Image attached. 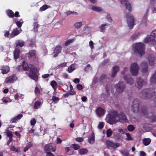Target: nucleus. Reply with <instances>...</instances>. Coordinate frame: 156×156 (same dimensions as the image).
I'll use <instances>...</instances> for the list:
<instances>
[{"mask_svg": "<svg viewBox=\"0 0 156 156\" xmlns=\"http://www.w3.org/2000/svg\"><path fill=\"white\" fill-rule=\"evenodd\" d=\"M140 96L141 98L145 99H153L155 106L156 107V92L154 91L152 89H144L140 94Z\"/></svg>", "mask_w": 156, "mask_h": 156, "instance_id": "1", "label": "nucleus"}, {"mask_svg": "<svg viewBox=\"0 0 156 156\" xmlns=\"http://www.w3.org/2000/svg\"><path fill=\"white\" fill-rule=\"evenodd\" d=\"M118 113L116 110L111 111L106 116V120L110 124H114L118 122L117 120Z\"/></svg>", "mask_w": 156, "mask_h": 156, "instance_id": "2", "label": "nucleus"}, {"mask_svg": "<svg viewBox=\"0 0 156 156\" xmlns=\"http://www.w3.org/2000/svg\"><path fill=\"white\" fill-rule=\"evenodd\" d=\"M133 49L135 53H138L141 56L145 54V46L141 43H136L133 45Z\"/></svg>", "mask_w": 156, "mask_h": 156, "instance_id": "3", "label": "nucleus"}, {"mask_svg": "<svg viewBox=\"0 0 156 156\" xmlns=\"http://www.w3.org/2000/svg\"><path fill=\"white\" fill-rule=\"evenodd\" d=\"M31 69L29 71L28 76L32 80L37 81L38 79V75L37 67L34 65H30Z\"/></svg>", "mask_w": 156, "mask_h": 156, "instance_id": "4", "label": "nucleus"}, {"mask_svg": "<svg viewBox=\"0 0 156 156\" xmlns=\"http://www.w3.org/2000/svg\"><path fill=\"white\" fill-rule=\"evenodd\" d=\"M141 112L147 118L152 119V121L156 122V115H154L151 113H147V108L143 107L141 109Z\"/></svg>", "mask_w": 156, "mask_h": 156, "instance_id": "5", "label": "nucleus"}, {"mask_svg": "<svg viewBox=\"0 0 156 156\" xmlns=\"http://www.w3.org/2000/svg\"><path fill=\"white\" fill-rule=\"evenodd\" d=\"M126 17L127 19V22L128 26L130 29H132L135 24L134 22V17L131 15L130 13H129L126 14Z\"/></svg>", "mask_w": 156, "mask_h": 156, "instance_id": "6", "label": "nucleus"}, {"mask_svg": "<svg viewBox=\"0 0 156 156\" xmlns=\"http://www.w3.org/2000/svg\"><path fill=\"white\" fill-rule=\"evenodd\" d=\"M139 67L136 63H133L131 64L130 67V72L133 76H135L137 75L138 72Z\"/></svg>", "mask_w": 156, "mask_h": 156, "instance_id": "7", "label": "nucleus"}, {"mask_svg": "<svg viewBox=\"0 0 156 156\" xmlns=\"http://www.w3.org/2000/svg\"><path fill=\"white\" fill-rule=\"evenodd\" d=\"M140 103V101L137 99H135L133 101L132 107L133 111L134 112H137L139 111Z\"/></svg>", "mask_w": 156, "mask_h": 156, "instance_id": "8", "label": "nucleus"}, {"mask_svg": "<svg viewBox=\"0 0 156 156\" xmlns=\"http://www.w3.org/2000/svg\"><path fill=\"white\" fill-rule=\"evenodd\" d=\"M126 87L124 83L123 82H119L115 86V88L117 92L122 93Z\"/></svg>", "mask_w": 156, "mask_h": 156, "instance_id": "9", "label": "nucleus"}, {"mask_svg": "<svg viewBox=\"0 0 156 156\" xmlns=\"http://www.w3.org/2000/svg\"><path fill=\"white\" fill-rule=\"evenodd\" d=\"M117 120L121 123L126 122L128 121L124 113L121 112L119 114H118Z\"/></svg>", "mask_w": 156, "mask_h": 156, "instance_id": "10", "label": "nucleus"}, {"mask_svg": "<svg viewBox=\"0 0 156 156\" xmlns=\"http://www.w3.org/2000/svg\"><path fill=\"white\" fill-rule=\"evenodd\" d=\"M106 144L109 149L115 148L120 146L119 143H114L110 140H108L106 141Z\"/></svg>", "mask_w": 156, "mask_h": 156, "instance_id": "11", "label": "nucleus"}, {"mask_svg": "<svg viewBox=\"0 0 156 156\" xmlns=\"http://www.w3.org/2000/svg\"><path fill=\"white\" fill-rule=\"evenodd\" d=\"M44 149L45 153H51V152H54L56 150L55 147H53L51 143L46 145Z\"/></svg>", "mask_w": 156, "mask_h": 156, "instance_id": "12", "label": "nucleus"}, {"mask_svg": "<svg viewBox=\"0 0 156 156\" xmlns=\"http://www.w3.org/2000/svg\"><path fill=\"white\" fill-rule=\"evenodd\" d=\"M18 79L17 77L15 74H13L9 77L6 78L5 82L7 83H13Z\"/></svg>", "mask_w": 156, "mask_h": 156, "instance_id": "13", "label": "nucleus"}, {"mask_svg": "<svg viewBox=\"0 0 156 156\" xmlns=\"http://www.w3.org/2000/svg\"><path fill=\"white\" fill-rule=\"evenodd\" d=\"M29 60L34 61L36 58V51L35 50H31L27 54Z\"/></svg>", "mask_w": 156, "mask_h": 156, "instance_id": "14", "label": "nucleus"}, {"mask_svg": "<svg viewBox=\"0 0 156 156\" xmlns=\"http://www.w3.org/2000/svg\"><path fill=\"white\" fill-rule=\"evenodd\" d=\"M121 3L122 5L125 6L126 8L129 12L131 11V6L130 3L128 0H121Z\"/></svg>", "mask_w": 156, "mask_h": 156, "instance_id": "15", "label": "nucleus"}, {"mask_svg": "<svg viewBox=\"0 0 156 156\" xmlns=\"http://www.w3.org/2000/svg\"><path fill=\"white\" fill-rule=\"evenodd\" d=\"M150 42L151 44L154 45L156 44V41L154 37H151V36L147 37L144 40L145 43H147L148 42Z\"/></svg>", "mask_w": 156, "mask_h": 156, "instance_id": "16", "label": "nucleus"}, {"mask_svg": "<svg viewBox=\"0 0 156 156\" xmlns=\"http://www.w3.org/2000/svg\"><path fill=\"white\" fill-rule=\"evenodd\" d=\"M62 48L61 45H58L56 46L53 52L54 57H55L58 56V54L61 52Z\"/></svg>", "mask_w": 156, "mask_h": 156, "instance_id": "17", "label": "nucleus"}, {"mask_svg": "<svg viewBox=\"0 0 156 156\" xmlns=\"http://www.w3.org/2000/svg\"><path fill=\"white\" fill-rule=\"evenodd\" d=\"M137 87L139 89L141 88L146 83V81L141 79L140 77H139L137 79Z\"/></svg>", "mask_w": 156, "mask_h": 156, "instance_id": "18", "label": "nucleus"}, {"mask_svg": "<svg viewBox=\"0 0 156 156\" xmlns=\"http://www.w3.org/2000/svg\"><path fill=\"white\" fill-rule=\"evenodd\" d=\"M123 79L126 81L127 83L132 85L133 83L134 80L129 75L124 76Z\"/></svg>", "mask_w": 156, "mask_h": 156, "instance_id": "19", "label": "nucleus"}, {"mask_svg": "<svg viewBox=\"0 0 156 156\" xmlns=\"http://www.w3.org/2000/svg\"><path fill=\"white\" fill-rule=\"evenodd\" d=\"M30 65H33L32 64H28V63L25 61H23L22 64L23 69L25 71H27L30 70L31 68Z\"/></svg>", "mask_w": 156, "mask_h": 156, "instance_id": "20", "label": "nucleus"}, {"mask_svg": "<svg viewBox=\"0 0 156 156\" xmlns=\"http://www.w3.org/2000/svg\"><path fill=\"white\" fill-rule=\"evenodd\" d=\"M149 63L150 66H153L154 64L155 58L154 56L152 55H150L148 57Z\"/></svg>", "mask_w": 156, "mask_h": 156, "instance_id": "21", "label": "nucleus"}, {"mask_svg": "<svg viewBox=\"0 0 156 156\" xmlns=\"http://www.w3.org/2000/svg\"><path fill=\"white\" fill-rule=\"evenodd\" d=\"M0 69L2 71L1 73L3 74L8 73L10 71V68L8 66H3L1 67Z\"/></svg>", "mask_w": 156, "mask_h": 156, "instance_id": "22", "label": "nucleus"}, {"mask_svg": "<svg viewBox=\"0 0 156 156\" xmlns=\"http://www.w3.org/2000/svg\"><path fill=\"white\" fill-rule=\"evenodd\" d=\"M141 66L143 67L142 72L144 73H146L148 70V65L147 62L144 61L141 63Z\"/></svg>", "mask_w": 156, "mask_h": 156, "instance_id": "23", "label": "nucleus"}, {"mask_svg": "<svg viewBox=\"0 0 156 156\" xmlns=\"http://www.w3.org/2000/svg\"><path fill=\"white\" fill-rule=\"evenodd\" d=\"M105 112L104 109L100 107L96 109V113L98 116L101 117L104 115Z\"/></svg>", "mask_w": 156, "mask_h": 156, "instance_id": "24", "label": "nucleus"}, {"mask_svg": "<svg viewBox=\"0 0 156 156\" xmlns=\"http://www.w3.org/2000/svg\"><path fill=\"white\" fill-rule=\"evenodd\" d=\"M119 69V68L118 66H114L112 68V72L111 75V77L112 78H114Z\"/></svg>", "mask_w": 156, "mask_h": 156, "instance_id": "25", "label": "nucleus"}, {"mask_svg": "<svg viewBox=\"0 0 156 156\" xmlns=\"http://www.w3.org/2000/svg\"><path fill=\"white\" fill-rule=\"evenodd\" d=\"M20 33V32L17 28L13 29L12 33H11V37H13L15 36H17Z\"/></svg>", "mask_w": 156, "mask_h": 156, "instance_id": "26", "label": "nucleus"}, {"mask_svg": "<svg viewBox=\"0 0 156 156\" xmlns=\"http://www.w3.org/2000/svg\"><path fill=\"white\" fill-rule=\"evenodd\" d=\"M88 141L90 144H94L95 142V135L94 133L92 132V136L91 137H89L88 139Z\"/></svg>", "mask_w": 156, "mask_h": 156, "instance_id": "27", "label": "nucleus"}, {"mask_svg": "<svg viewBox=\"0 0 156 156\" xmlns=\"http://www.w3.org/2000/svg\"><path fill=\"white\" fill-rule=\"evenodd\" d=\"M20 51L19 49H16L14 52V58L15 60L19 58L20 55Z\"/></svg>", "mask_w": 156, "mask_h": 156, "instance_id": "28", "label": "nucleus"}, {"mask_svg": "<svg viewBox=\"0 0 156 156\" xmlns=\"http://www.w3.org/2000/svg\"><path fill=\"white\" fill-rule=\"evenodd\" d=\"M150 81L151 84L156 83V71L151 78Z\"/></svg>", "mask_w": 156, "mask_h": 156, "instance_id": "29", "label": "nucleus"}, {"mask_svg": "<svg viewBox=\"0 0 156 156\" xmlns=\"http://www.w3.org/2000/svg\"><path fill=\"white\" fill-rule=\"evenodd\" d=\"M16 47H22L24 45V42L21 40H19L16 41Z\"/></svg>", "mask_w": 156, "mask_h": 156, "instance_id": "30", "label": "nucleus"}, {"mask_svg": "<svg viewBox=\"0 0 156 156\" xmlns=\"http://www.w3.org/2000/svg\"><path fill=\"white\" fill-rule=\"evenodd\" d=\"M6 13L7 15L10 18H12L14 17V13L12 10L8 9L6 10Z\"/></svg>", "mask_w": 156, "mask_h": 156, "instance_id": "31", "label": "nucleus"}, {"mask_svg": "<svg viewBox=\"0 0 156 156\" xmlns=\"http://www.w3.org/2000/svg\"><path fill=\"white\" fill-rule=\"evenodd\" d=\"M50 84L54 90H56L58 87L57 82L55 80L52 81L51 82Z\"/></svg>", "mask_w": 156, "mask_h": 156, "instance_id": "32", "label": "nucleus"}, {"mask_svg": "<svg viewBox=\"0 0 156 156\" xmlns=\"http://www.w3.org/2000/svg\"><path fill=\"white\" fill-rule=\"evenodd\" d=\"M78 151L79 153L80 154H86L88 152L87 150L85 148L81 149Z\"/></svg>", "mask_w": 156, "mask_h": 156, "instance_id": "33", "label": "nucleus"}, {"mask_svg": "<svg viewBox=\"0 0 156 156\" xmlns=\"http://www.w3.org/2000/svg\"><path fill=\"white\" fill-rule=\"evenodd\" d=\"M75 39L74 38L70 40H68L66 41L65 43V45L67 47L70 44L73 43L75 41Z\"/></svg>", "mask_w": 156, "mask_h": 156, "instance_id": "34", "label": "nucleus"}, {"mask_svg": "<svg viewBox=\"0 0 156 156\" xmlns=\"http://www.w3.org/2000/svg\"><path fill=\"white\" fill-rule=\"evenodd\" d=\"M151 142V140L149 138L144 139L143 140V143L144 144L147 146Z\"/></svg>", "mask_w": 156, "mask_h": 156, "instance_id": "35", "label": "nucleus"}, {"mask_svg": "<svg viewBox=\"0 0 156 156\" xmlns=\"http://www.w3.org/2000/svg\"><path fill=\"white\" fill-rule=\"evenodd\" d=\"M71 147L75 150H77L80 148V146L77 144H73L71 145Z\"/></svg>", "mask_w": 156, "mask_h": 156, "instance_id": "36", "label": "nucleus"}, {"mask_svg": "<svg viewBox=\"0 0 156 156\" xmlns=\"http://www.w3.org/2000/svg\"><path fill=\"white\" fill-rule=\"evenodd\" d=\"M92 9L94 11L99 12L102 10L101 8L93 6L91 7Z\"/></svg>", "mask_w": 156, "mask_h": 156, "instance_id": "37", "label": "nucleus"}, {"mask_svg": "<svg viewBox=\"0 0 156 156\" xmlns=\"http://www.w3.org/2000/svg\"><path fill=\"white\" fill-rule=\"evenodd\" d=\"M41 105V102L39 101H37L34 103V108L35 109H37L39 108Z\"/></svg>", "mask_w": 156, "mask_h": 156, "instance_id": "38", "label": "nucleus"}, {"mask_svg": "<svg viewBox=\"0 0 156 156\" xmlns=\"http://www.w3.org/2000/svg\"><path fill=\"white\" fill-rule=\"evenodd\" d=\"M127 129L130 132H132L135 129V127L132 124L129 125L127 127Z\"/></svg>", "mask_w": 156, "mask_h": 156, "instance_id": "39", "label": "nucleus"}, {"mask_svg": "<svg viewBox=\"0 0 156 156\" xmlns=\"http://www.w3.org/2000/svg\"><path fill=\"white\" fill-rule=\"evenodd\" d=\"M60 98L58 97H57L55 96H53L51 98V100L54 103H56L59 100Z\"/></svg>", "mask_w": 156, "mask_h": 156, "instance_id": "40", "label": "nucleus"}, {"mask_svg": "<svg viewBox=\"0 0 156 156\" xmlns=\"http://www.w3.org/2000/svg\"><path fill=\"white\" fill-rule=\"evenodd\" d=\"M6 133L7 136H8L9 139H12L13 134L11 131L9 130H7Z\"/></svg>", "mask_w": 156, "mask_h": 156, "instance_id": "41", "label": "nucleus"}, {"mask_svg": "<svg viewBox=\"0 0 156 156\" xmlns=\"http://www.w3.org/2000/svg\"><path fill=\"white\" fill-rule=\"evenodd\" d=\"M106 75L105 74H102L100 76L99 79L100 82H102L106 79Z\"/></svg>", "mask_w": 156, "mask_h": 156, "instance_id": "42", "label": "nucleus"}, {"mask_svg": "<svg viewBox=\"0 0 156 156\" xmlns=\"http://www.w3.org/2000/svg\"><path fill=\"white\" fill-rule=\"evenodd\" d=\"M112 131L111 129H108L106 133L107 136L108 137L111 136L112 134Z\"/></svg>", "mask_w": 156, "mask_h": 156, "instance_id": "43", "label": "nucleus"}, {"mask_svg": "<svg viewBox=\"0 0 156 156\" xmlns=\"http://www.w3.org/2000/svg\"><path fill=\"white\" fill-rule=\"evenodd\" d=\"M70 91L69 92L71 95H74L76 94V92L73 90V87L72 85H70L69 86Z\"/></svg>", "mask_w": 156, "mask_h": 156, "instance_id": "44", "label": "nucleus"}, {"mask_svg": "<svg viewBox=\"0 0 156 156\" xmlns=\"http://www.w3.org/2000/svg\"><path fill=\"white\" fill-rule=\"evenodd\" d=\"M82 25V22H77L74 25V26L75 27L76 29H79L80 28Z\"/></svg>", "mask_w": 156, "mask_h": 156, "instance_id": "45", "label": "nucleus"}, {"mask_svg": "<svg viewBox=\"0 0 156 156\" xmlns=\"http://www.w3.org/2000/svg\"><path fill=\"white\" fill-rule=\"evenodd\" d=\"M74 69V66L73 65H71L68 67V71L69 73H70L72 72Z\"/></svg>", "mask_w": 156, "mask_h": 156, "instance_id": "46", "label": "nucleus"}, {"mask_svg": "<svg viewBox=\"0 0 156 156\" xmlns=\"http://www.w3.org/2000/svg\"><path fill=\"white\" fill-rule=\"evenodd\" d=\"M126 133L127 136L126 140H133V138L131 137L130 133Z\"/></svg>", "mask_w": 156, "mask_h": 156, "instance_id": "47", "label": "nucleus"}, {"mask_svg": "<svg viewBox=\"0 0 156 156\" xmlns=\"http://www.w3.org/2000/svg\"><path fill=\"white\" fill-rule=\"evenodd\" d=\"M48 6L47 5H44L40 8V10L41 11H44L48 8Z\"/></svg>", "mask_w": 156, "mask_h": 156, "instance_id": "48", "label": "nucleus"}, {"mask_svg": "<svg viewBox=\"0 0 156 156\" xmlns=\"http://www.w3.org/2000/svg\"><path fill=\"white\" fill-rule=\"evenodd\" d=\"M121 153L124 156H129V152L127 150L122 151Z\"/></svg>", "mask_w": 156, "mask_h": 156, "instance_id": "49", "label": "nucleus"}, {"mask_svg": "<svg viewBox=\"0 0 156 156\" xmlns=\"http://www.w3.org/2000/svg\"><path fill=\"white\" fill-rule=\"evenodd\" d=\"M108 25L107 23H105L102 24L99 27V29L102 31L104 30L105 29V27Z\"/></svg>", "mask_w": 156, "mask_h": 156, "instance_id": "50", "label": "nucleus"}, {"mask_svg": "<svg viewBox=\"0 0 156 156\" xmlns=\"http://www.w3.org/2000/svg\"><path fill=\"white\" fill-rule=\"evenodd\" d=\"M34 92L36 95H38L41 93L40 90L37 87H36L35 88Z\"/></svg>", "mask_w": 156, "mask_h": 156, "instance_id": "51", "label": "nucleus"}, {"mask_svg": "<svg viewBox=\"0 0 156 156\" xmlns=\"http://www.w3.org/2000/svg\"><path fill=\"white\" fill-rule=\"evenodd\" d=\"M23 23V22H21L20 21H17L15 22V23L17 25V26L19 28H20L21 27Z\"/></svg>", "mask_w": 156, "mask_h": 156, "instance_id": "52", "label": "nucleus"}, {"mask_svg": "<svg viewBox=\"0 0 156 156\" xmlns=\"http://www.w3.org/2000/svg\"><path fill=\"white\" fill-rule=\"evenodd\" d=\"M104 123L102 122H100L98 124V129H101L104 126Z\"/></svg>", "mask_w": 156, "mask_h": 156, "instance_id": "53", "label": "nucleus"}, {"mask_svg": "<svg viewBox=\"0 0 156 156\" xmlns=\"http://www.w3.org/2000/svg\"><path fill=\"white\" fill-rule=\"evenodd\" d=\"M36 122V120L34 118L32 119L30 122L31 125L34 126Z\"/></svg>", "mask_w": 156, "mask_h": 156, "instance_id": "54", "label": "nucleus"}, {"mask_svg": "<svg viewBox=\"0 0 156 156\" xmlns=\"http://www.w3.org/2000/svg\"><path fill=\"white\" fill-rule=\"evenodd\" d=\"M34 30H37V29L39 27V25L38 24L37 22H34Z\"/></svg>", "mask_w": 156, "mask_h": 156, "instance_id": "55", "label": "nucleus"}, {"mask_svg": "<svg viewBox=\"0 0 156 156\" xmlns=\"http://www.w3.org/2000/svg\"><path fill=\"white\" fill-rule=\"evenodd\" d=\"M151 37H154L155 39V37H156V30H154L151 33Z\"/></svg>", "mask_w": 156, "mask_h": 156, "instance_id": "56", "label": "nucleus"}, {"mask_svg": "<svg viewBox=\"0 0 156 156\" xmlns=\"http://www.w3.org/2000/svg\"><path fill=\"white\" fill-rule=\"evenodd\" d=\"M76 141L79 142H82L83 141V139L82 137H78L75 139Z\"/></svg>", "mask_w": 156, "mask_h": 156, "instance_id": "57", "label": "nucleus"}, {"mask_svg": "<svg viewBox=\"0 0 156 156\" xmlns=\"http://www.w3.org/2000/svg\"><path fill=\"white\" fill-rule=\"evenodd\" d=\"M138 38V36L136 34H133L131 36V39L133 41H134L136 40Z\"/></svg>", "mask_w": 156, "mask_h": 156, "instance_id": "58", "label": "nucleus"}, {"mask_svg": "<svg viewBox=\"0 0 156 156\" xmlns=\"http://www.w3.org/2000/svg\"><path fill=\"white\" fill-rule=\"evenodd\" d=\"M74 14L75 15H77V12H72L70 11H68L67 12H66V14L67 15H69L71 14Z\"/></svg>", "mask_w": 156, "mask_h": 156, "instance_id": "59", "label": "nucleus"}, {"mask_svg": "<svg viewBox=\"0 0 156 156\" xmlns=\"http://www.w3.org/2000/svg\"><path fill=\"white\" fill-rule=\"evenodd\" d=\"M18 120L15 116L14 117L12 118L10 120L11 123H16Z\"/></svg>", "mask_w": 156, "mask_h": 156, "instance_id": "60", "label": "nucleus"}, {"mask_svg": "<svg viewBox=\"0 0 156 156\" xmlns=\"http://www.w3.org/2000/svg\"><path fill=\"white\" fill-rule=\"evenodd\" d=\"M4 32V36L7 37H9V33L8 31L5 30Z\"/></svg>", "mask_w": 156, "mask_h": 156, "instance_id": "61", "label": "nucleus"}, {"mask_svg": "<svg viewBox=\"0 0 156 156\" xmlns=\"http://www.w3.org/2000/svg\"><path fill=\"white\" fill-rule=\"evenodd\" d=\"M77 88L79 90H81L83 89V86L81 84L79 83L77 86Z\"/></svg>", "mask_w": 156, "mask_h": 156, "instance_id": "62", "label": "nucleus"}, {"mask_svg": "<svg viewBox=\"0 0 156 156\" xmlns=\"http://www.w3.org/2000/svg\"><path fill=\"white\" fill-rule=\"evenodd\" d=\"M23 116V115L22 114H20L18 115L15 116V117L18 119V120L21 119V118H22Z\"/></svg>", "mask_w": 156, "mask_h": 156, "instance_id": "63", "label": "nucleus"}, {"mask_svg": "<svg viewBox=\"0 0 156 156\" xmlns=\"http://www.w3.org/2000/svg\"><path fill=\"white\" fill-rule=\"evenodd\" d=\"M93 83L94 84H96L98 81V78L97 77H94L93 80Z\"/></svg>", "mask_w": 156, "mask_h": 156, "instance_id": "64", "label": "nucleus"}]
</instances>
